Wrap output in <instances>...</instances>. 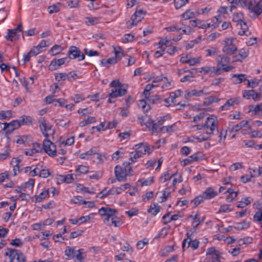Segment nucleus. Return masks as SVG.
Wrapping results in <instances>:
<instances>
[{"label":"nucleus","mask_w":262,"mask_h":262,"mask_svg":"<svg viewBox=\"0 0 262 262\" xmlns=\"http://www.w3.org/2000/svg\"><path fill=\"white\" fill-rule=\"evenodd\" d=\"M98 213L103 217V222L107 226L119 227L122 225V221L116 215V209L102 207L98 210Z\"/></svg>","instance_id":"1"},{"label":"nucleus","mask_w":262,"mask_h":262,"mask_svg":"<svg viewBox=\"0 0 262 262\" xmlns=\"http://www.w3.org/2000/svg\"><path fill=\"white\" fill-rule=\"evenodd\" d=\"M27 262L26 257L23 252L17 249L7 248L4 255V262Z\"/></svg>","instance_id":"2"},{"label":"nucleus","mask_w":262,"mask_h":262,"mask_svg":"<svg viewBox=\"0 0 262 262\" xmlns=\"http://www.w3.org/2000/svg\"><path fill=\"white\" fill-rule=\"evenodd\" d=\"M109 86L112 88L108 96L112 97H120L125 95L127 93V90L124 88L123 85L119 80H113L109 84Z\"/></svg>","instance_id":"3"},{"label":"nucleus","mask_w":262,"mask_h":262,"mask_svg":"<svg viewBox=\"0 0 262 262\" xmlns=\"http://www.w3.org/2000/svg\"><path fill=\"white\" fill-rule=\"evenodd\" d=\"M236 39L233 37L227 38L223 40L222 51L225 54L232 55L237 51V47L235 44Z\"/></svg>","instance_id":"4"},{"label":"nucleus","mask_w":262,"mask_h":262,"mask_svg":"<svg viewBox=\"0 0 262 262\" xmlns=\"http://www.w3.org/2000/svg\"><path fill=\"white\" fill-rule=\"evenodd\" d=\"M146 12L142 9H137L135 12L132 16L130 19L126 21V25L128 29H131L136 26L144 18Z\"/></svg>","instance_id":"5"},{"label":"nucleus","mask_w":262,"mask_h":262,"mask_svg":"<svg viewBox=\"0 0 262 262\" xmlns=\"http://www.w3.org/2000/svg\"><path fill=\"white\" fill-rule=\"evenodd\" d=\"M250 52L248 49L243 48L237 49V51L232 55V62H243L249 55Z\"/></svg>","instance_id":"6"},{"label":"nucleus","mask_w":262,"mask_h":262,"mask_svg":"<svg viewBox=\"0 0 262 262\" xmlns=\"http://www.w3.org/2000/svg\"><path fill=\"white\" fill-rule=\"evenodd\" d=\"M39 128L42 134L47 138L49 137L50 132L54 134L52 125L45 119L44 117H40L38 119Z\"/></svg>","instance_id":"7"},{"label":"nucleus","mask_w":262,"mask_h":262,"mask_svg":"<svg viewBox=\"0 0 262 262\" xmlns=\"http://www.w3.org/2000/svg\"><path fill=\"white\" fill-rule=\"evenodd\" d=\"M23 30V26L21 24L13 29H8L7 34L5 35V38L7 41H14L19 38L20 33Z\"/></svg>","instance_id":"8"},{"label":"nucleus","mask_w":262,"mask_h":262,"mask_svg":"<svg viewBox=\"0 0 262 262\" xmlns=\"http://www.w3.org/2000/svg\"><path fill=\"white\" fill-rule=\"evenodd\" d=\"M68 56L71 59H77L78 61L83 60L84 58V55L81 52L78 48L75 46H71L68 52Z\"/></svg>","instance_id":"9"},{"label":"nucleus","mask_w":262,"mask_h":262,"mask_svg":"<svg viewBox=\"0 0 262 262\" xmlns=\"http://www.w3.org/2000/svg\"><path fill=\"white\" fill-rule=\"evenodd\" d=\"M43 148L49 156L54 157L56 156L57 150L56 146L50 140L46 139L43 140Z\"/></svg>","instance_id":"10"},{"label":"nucleus","mask_w":262,"mask_h":262,"mask_svg":"<svg viewBox=\"0 0 262 262\" xmlns=\"http://www.w3.org/2000/svg\"><path fill=\"white\" fill-rule=\"evenodd\" d=\"M135 148L142 156L144 155L150 154L154 149L153 146L149 145L146 142H142L136 144Z\"/></svg>","instance_id":"11"},{"label":"nucleus","mask_w":262,"mask_h":262,"mask_svg":"<svg viewBox=\"0 0 262 262\" xmlns=\"http://www.w3.org/2000/svg\"><path fill=\"white\" fill-rule=\"evenodd\" d=\"M200 242L196 239H192L188 236L187 238L183 239L182 242V249L183 251L188 248H191L192 250L197 249L199 246Z\"/></svg>","instance_id":"12"},{"label":"nucleus","mask_w":262,"mask_h":262,"mask_svg":"<svg viewBox=\"0 0 262 262\" xmlns=\"http://www.w3.org/2000/svg\"><path fill=\"white\" fill-rule=\"evenodd\" d=\"M70 62V58L64 57L60 59H53L49 65V69L51 71H55L59 68L62 65L68 63Z\"/></svg>","instance_id":"13"},{"label":"nucleus","mask_w":262,"mask_h":262,"mask_svg":"<svg viewBox=\"0 0 262 262\" xmlns=\"http://www.w3.org/2000/svg\"><path fill=\"white\" fill-rule=\"evenodd\" d=\"M242 96L246 99H252L254 102H257L260 100L261 94L254 90H245L242 91Z\"/></svg>","instance_id":"14"},{"label":"nucleus","mask_w":262,"mask_h":262,"mask_svg":"<svg viewBox=\"0 0 262 262\" xmlns=\"http://www.w3.org/2000/svg\"><path fill=\"white\" fill-rule=\"evenodd\" d=\"M204 123L206 128L213 132L217 126L218 120L216 116L211 115L206 118Z\"/></svg>","instance_id":"15"},{"label":"nucleus","mask_w":262,"mask_h":262,"mask_svg":"<svg viewBox=\"0 0 262 262\" xmlns=\"http://www.w3.org/2000/svg\"><path fill=\"white\" fill-rule=\"evenodd\" d=\"M167 117L166 116H163L161 117V119L158 120V121L156 123H153V122L151 120L149 119V124H151L152 126V134L157 135L158 133L159 132H162V127L163 126V124L164 121L166 120Z\"/></svg>","instance_id":"16"},{"label":"nucleus","mask_w":262,"mask_h":262,"mask_svg":"<svg viewBox=\"0 0 262 262\" xmlns=\"http://www.w3.org/2000/svg\"><path fill=\"white\" fill-rule=\"evenodd\" d=\"M154 83H159L158 86H160L163 91H166L170 89L172 86L171 82L169 81L168 79L165 77H157L154 80Z\"/></svg>","instance_id":"17"},{"label":"nucleus","mask_w":262,"mask_h":262,"mask_svg":"<svg viewBox=\"0 0 262 262\" xmlns=\"http://www.w3.org/2000/svg\"><path fill=\"white\" fill-rule=\"evenodd\" d=\"M115 174L117 180L119 182H124L126 180L127 172L120 166L117 165L115 167Z\"/></svg>","instance_id":"18"},{"label":"nucleus","mask_w":262,"mask_h":262,"mask_svg":"<svg viewBox=\"0 0 262 262\" xmlns=\"http://www.w3.org/2000/svg\"><path fill=\"white\" fill-rule=\"evenodd\" d=\"M74 174H67L66 175L59 174L57 176V183L70 184L74 182Z\"/></svg>","instance_id":"19"},{"label":"nucleus","mask_w":262,"mask_h":262,"mask_svg":"<svg viewBox=\"0 0 262 262\" xmlns=\"http://www.w3.org/2000/svg\"><path fill=\"white\" fill-rule=\"evenodd\" d=\"M240 101L239 98H230L227 100L226 103L220 107L222 111L228 110L230 107L235 104H238Z\"/></svg>","instance_id":"20"},{"label":"nucleus","mask_w":262,"mask_h":262,"mask_svg":"<svg viewBox=\"0 0 262 262\" xmlns=\"http://www.w3.org/2000/svg\"><path fill=\"white\" fill-rule=\"evenodd\" d=\"M236 27L239 29L238 34L239 35H246L248 36L249 34L248 26L245 20H243L238 24H236Z\"/></svg>","instance_id":"21"},{"label":"nucleus","mask_w":262,"mask_h":262,"mask_svg":"<svg viewBox=\"0 0 262 262\" xmlns=\"http://www.w3.org/2000/svg\"><path fill=\"white\" fill-rule=\"evenodd\" d=\"M49 196V189H44L38 195H35L33 200L35 203H39L42 201L46 198Z\"/></svg>","instance_id":"22"},{"label":"nucleus","mask_w":262,"mask_h":262,"mask_svg":"<svg viewBox=\"0 0 262 262\" xmlns=\"http://www.w3.org/2000/svg\"><path fill=\"white\" fill-rule=\"evenodd\" d=\"M77 253V250L76 251L73 247L67 246L64 251V254L68 260L73 259L74 258L76 259Z\"/></svg>","instance_id":"23"},{"label":"nucleus","mask_w":262,"mask_h":262,"mask_svg":"<svg viewBox=\"0 0 262 262\" xmlns=\"http://www.w3.org/2000/svg\"><path fill=\"white\" fill-rule=\"evenodd\" d=\"M97 147H93L87 151L81 153L79 157L80 159L83 160H90L93 155H94L96 154H97Z\"/></svg>","instance_id":"24"},{"label":"nucleus","mask_w":262,"mask_h":262,"mask_svg":"<svg viewBox=\"0 0 262 262\" xmlns=\"http://www.w3.org/2000/svg\"><path fill=\"white\" fill-rule=\"evenodd\" d=\"M249 9L256 15H260L262 13V1H259L254 6L250 4L249 6Z\"/></svg>","instance_id":"25"},{"label":"nucleus","mask_w":262,"mask_h":262,"mask_svg":"<svg viewBox=\"0 0 262 262\" xmlns=\"http://www.w3.org/2000/svg\"><path fill=\"white\" fill-rule=\"evenodd\" d=\"M202 194L205 200H209L216 196L217 195V192L215 191L212 187H209L207 188Z\"/></svg>","instance_id":"26"},{"label":"nucleus","mask_w":262,"mask_h":262,"mask_svg":"<svg viewBox=\"0 0 262 262\" xmlns=\"http://www.w3.org/2000/svg\"><path fill=\"white\" fill-rule=\"evenodd\" d=\"M18 121L21 126V125H31L33 124L34 120L30 116L23 115L18 119Z\"/></svg>","instance_id":"27"},{"label":"nucleus","mask_w":262,"mask_h":262,"mask_svg":"<svg viewBox=\"0 0 262 262\" xmlns=\"http://www.w3.org/2000/svg\"><path fill=\"white\" fill-rule=\"evenodd\" d=\"M155 181L154 177H150L147 179L141 178L137 181V185L139 186H150Z\"/></svg>","instance_id":"28"},{"label":"nucleus","mask_w":262,"mask_h":262,"mask_svg":"<svg viewBox=\"0 0 262 262\" xmlns=\"http://www.w3.org/2000/svg\"><path fill=\"white\" fill-rule=\"evenodd\" d=\"M231 78L234 84H239L247 80L246 75L243 74H232Z\"/></svg>","instance_id":"29"},{"label":"nucleus","mask_w":262,"mask_h":262,"mask_svg":"<svg viewBox=\"0 0 262 262\" xmlns=\"http://www.w3.org/2000/svg\"><path fill=\"white\" fill-rule=\"evenodd\" d=\"M113 52L116 58L117 61L121 60V59L125 56L123 50L119 46H113Z\"/></svg>","instance_id":"30"},{"label":"nucleus","mask_w":262,"mask_h":262,"mask_svg":"<svg viewBox=\"0 0 262 262\" xmlns=\"http://www.w3.org/2000/svg\"><path fill=\"white\" fill-rule=\"evenodd\" d=\"M20 162V160L18 158H13L11 159L10 164L13 167L14 171V176H15L18 172H19V164Z\"/></svg>","instance_id":"31"},{"label":"nucleus","mask_w":262,"mask_h":262,"mask_svg":"<svg viewBox=\"0 0 262 262\" xmlns=\"http://www.w3.org/2000/svg\"><path fill=\"white\" fill-rule=\"evenodd\" d=\"M139 101L138 105L144 112H146L150 109V105L145 97Z\"/></svg>","instance_id":"32"},{"label":"nucleus","mask_w":262,"mask_h":262,"mask_svg":"<svg viewBox=\"0 0 262 262\" xmlns=\"http://www.w3.org/2000/svg\"><path fill=\"white\" fill-rule=\"evenodd\" d=\"M149 104H159L163 103V99L160 98L158 95H152L145 97Z\"/></svg>","instance_id":"33"},{"label":"nucleus","mask_w":262,"mask_h":262,"mask_svg":"<svg viewBox=\"0 0 262 262\" xmlns=\"http://www.w3.org/2000/svg\"><path fill=\"white\" fill-rule=\"evenodd\" d=\"M169 43H170V41L168 40H167L165 41H164V40H160L159 42V44L160 46H161L160 48L161 49H163V50H162V51H157L155 52L154 53V57L156 58H158L161 57L163 54V52H164V49L163 46L165 45L166 47H167V46L169 45Z\"/></svg>","instance_id":"34"},{"label":"nucleus","mask_w":262,"mask_h":262,"mask_svg":"<svg viewBox=\"0 0 262 262\" xmlns=\"http://www.w3.org/2000/svg\"><path fill=\"white\" fill-rule=\"evenodd\" d=\"M176 173H171V170H168L161 176L159 181L161 183H164L167 181L170 180L172 177L176 175Z\"/></svg>","instance_id":"35"},{"label":"nucleus","mask_w":262,"mask_h":262,"mask_svg":"<svg viewBox=\"0 0 262 262\" xmlns=\"http://www.w3.org/2000/svg\"><path fill=\"white\" fill-rule=\"evenodd\" d=\"M1 128L7 135L11 134L14 130L9 123L0 122Z\"/></svg>","instance_id":"36"},{"label":"nucleus","mask_w":262,"mask_h":262,"mask_svg":"<svg viewBox=\"0 0 262 262\" xmlns=\"http://www.w3.org/2000/svg\"><path fill=\"white\" fill-rule=\"evenodd\" d=\"M181 17L182 20H188L195 17L196 13L193 12L191 10H187L181 15Z\"/></svg>","instance_id":"37"},{"label":"nucleus","mask_w":262,"mask_h":262,"mask_svg":"<svg viewBox=\"0 0 262 262\" xmlns=\"http://www.w3.org/2000/svg\"><path fill=\"white\" fill-rule=\"evenodd\" d=\"M160 211V207L157 204H152L149 208L148 209L147 211L152 215L155 216Z\"/></svg>","instance_id":"38"},{"label":"nucleus","mask_w":262,"mask_h":262,"mask_svg":"<svg viewBox=\"0 0 262 262\" xmlns=\"http://www.w3.org/2000/svg\"><path fill=\"white\" fill-rule=\"evenodd\" d=\"M212 134L213 132L209 130V132H206V133L200 134L196 137L195 139L197 141L200 142L208 140Z\"/></svg>","instance_id":"39"},{"label":"nucleus","mask_w":262,"mask_h":262,"mask_svg":"<svg viewBox=\"0 0 262 262\" xmlns=\"http://www.w3.org/2000/svg\"><path fill=\"white\" fill-rule=\"evenodd\" d=\"M220 100V99L219 98L213 96H210L205 98L204 99L203 103L205 105L208 106L214 102L217 103Z\"/></svg>","instance_id":"40"},{"label":"nucleus","mask_w":262,"mask_h":262,"mask_svg":"<svg viewBox=\"0 0 262 262\" xmlns=\"http://www.w3.org/2000/svg\"><path fill=\"white\" fill-rule=\"evenodd\" d=\"M116 58L112 57L108 59H102L101 60L102 66L108 67L110 65L115 64L117 62Z\"/></svg>","instance_id":"41"},{"label":"nucleus","mask_w":262,"mask_h":262,"mask_svg":"<svg viewBox=\"0 0 262 262\" xmlns=\"http://www.w3.org/2000/svg\"><path fill=\"white\" fill-rule=\"evenodd\" d=\"M12 117V112L11 110L2 111L0 112V119L9 120Z\"/></svg>","instance_id":"42"},{"label":"nucleus","mask_w":262,"mask_h":262,"mask_svg":"<svg viewBox=\"0 0 262 262\" xmlns=\"http://www.w3.org/2000/svg\"><path fill=\"white\" fill-rule=\"evenodd\" d=\"M63 50V48L60 45H55L51 48L50 52L52 56H55Z\"/></svg>","instance_id":"43"},{"label":"nucleus","mask_w":262,"mask_h":262,"mask_svg":"<svg viewBox=\"0 0 262 262\" xmlns=\"http://www.w3.org/2000/svg\"><path fill=\"white\" fill-rule=\"evenodd\" d=\"M142 156L139 153V152L136 150L134 151H133L130 153L129 155V160L130 162H129V164H133L135 163L137 161V159L142 157Z\"/></svg>","instance_id":"44"},{"label":"nucleus","mask_w":262,"mask_h":262,"mask_svg":"<svg viewBox=\"0 0 262 262\" xmlns=\"http://www.w3.org/2000/svg\"><path fill=\"white\" fill-rule=\"evenodd\" d=\"M177 96L176 94L170 95L168 98L163 99V103L165 106H169L171 103H174V100Z\"/></svg>","instance_id":"45"},{"label":"nucleus","mask_w":262,"mask_h":262,"mask_svg":"<svg viewBox=\"0 0 262 262\" xmlns=\"http://www.w3.org/2000/svg\"><path fill=\"white\" fill-rule=\"evenodd\" d=\"M247 87L254 89L260 84L261 79H247Z\"/></svg>","instance_id":"46"},{"label":"nucleus","mask_w":262,"mask_h":262,"mask_svg":"<svg viewBox=\"0 0 262 262\" xmlns=\"http://www.w3.org/2000/svg\"><path fill=\"white\" fill-rule=\"evenodd\" d=\"M96 122V118L95 117H89L88 118L83 120L80 122V126L84 127L88 124Z\"/></svg>","instance_id":"47"},{"label":"nucleus","mask_w":262,"mask_h":262,"mask_svg":"<svg viewBox=\"0 0 262 262\" xmlns=\"http://www.w3.org/2000/svg\"><path fill=\"white\" fill-rule=\"evenodd\" d=\"M205 200L202 194L197 196L191 201V204H193L192 207H196L201 204Z\"/></svg>","instance_id":"48"},{"label":"nucleus","mask_w":262,"mask_h":262,"mask_svg":"<svg viewBox=\"0 0 262 262\" xmlns=\"http://www.w3.org/2000/svg\"><path fill=\"white\" fill-rule=\"evenodd\" d=\"M158 85H153L150 83L147 84L144 92H143V96L144 97H147L150 95V91L154 88L158 87Z\"/></svg>","instance_id":"49"},{"label":"nucleus","mask_w":262,"mask_h":262,"mask_svg":"<svg viewBox=\"0 0 262 262\" xmlns=\"http://www.w3.org/2000/svg\"><path fill=\"white\" fill-rule=\"evenodd\" d=\"M244 20V14L243 13L237 12V13H234L233 14L232 21L233 22H235V23H236V24H238V23H240Z\"/></svg>","instance_id":"50"},{"label":"nucleus","mask_w":262,"mask_h":262,"mask_svg":"<svg viewBox=\"0 0 262 262\" xmlns=\"http://www.w3.org/2000/svg\"><path fill=\"white\" fill-rule=\"evenodd\" d=\"M199 160V158L197 156V154H193L190 156H189L188 158L185 159L183 160L184 165H189L191 164L194 161H197Z\"/></svg>","instance_id":"51"},{"label":"nucleus","mask_w":262,"mask_h":262,"mask_svg":"<svg viewBox=\"0 0 262 262\" xmlns=\"http://www.w3.org/2000/svg\"><path fill=\"white\" fill-rule=\"evenodd\" d=\"M89 167L83 165H80L75 167V171L81 174H86L89 172Z\"/></svg>","instance_id":"52"},{"label":"nucleus","mask_w":262,"mask_h":262,"mask_svg":"<svg viewBox=\"0 0 262 262\" xmlns=\"http://www.w3.org/2000/svg\"><path fill=\"white\" fill-rule=\"evenodd\" d=\"M161 129L163 133H170L176 130V125L175 124H173L169 125L163 126Z\"/></svg>","instance_id":"53"},{"label":"nucleus","mask_w":262,"mask_h":262,"mask_svg":"<svg viewBox=\"0 0 262 262\" xmlns=\"http://www.w3.org/2000/svg\"><path fill=\"white\" fill-rule=\"evenodd\" d=\"M60 3L50 6L48 8V10L50 14L55 13L60 11Z\"/></svg>","instance_id":"54"},{"label":"nucleus","mask_w":262,"mask_h":262,"mask_svg":"<svg viewBox=\"0 0 262 262\" xmlns=\"http://www.w3.org/2000/svg\"><path fill=\"white\" fill-rule=\"evenodd\" d=\"M69 75L66 73H60L56 74L55 75V79L56 81L59 82L62 80L68 79Z\"/></svg>","instance_id":"55"},{"label":"nucleus","mask_w":262,"mask_h":262,"mask_svg":"<svg viewBox=\"0 0 262 262\" xmlns=\"http://www.w3.org/2000/svg\"><path fill=\"white\" fill-rule=\"evenodd\" d=\"M192 96L200 97L199 90L195 89L186 91V98H190Z\"/></svg>","instance_id":"56"},{"label":"nucleus","mask_w":262,"mask_h":262,"mask_svg":"<svg viewBox=\"0 0 262 262\" xmlns=\"http://www.w3.org/2000/svg\"><path fill=\"white\" fill-rule=\"evenodd\" d=\"M97 151H98V150H97ZM95 155H97L96 159L98 160V164H101L103 163L107 159L106 154L105 153H99L97 152V154H96Z\"/></svg>","instance_id":"57"},{"label":"nucleus","mask_w":262,"mask_h":262,"mask_svg":"<svg viewBox=\"0 0 262 262\" xmlns=\"http://www.w3.org/2000/svg\"><path fill=\"white\" fill-rule=\"evenodd\" d=\"M221 60L218 61L219 64H221L222 67L225 66V64L229 63L230 61V58L225 55H220L219 56Z\"/></svg>","instance_id":"58"},{"label":"nucleus","mask_w":262,"mask_h":262,"mask_svg":"<svg viewBox=\"0 0 262 262\" xmlns=\"http://www.w3.org/2000/svg\"><path fill=\"white\" fill-rule=\"evenodd\" d=\"M70 99L77 103L84 100L85 99L82 95L76 94L71 96Z\"/></svg>","instance_id":"59"},{"label":"nucleus","mask_w":262,"mask_h":262,"mask_svg":"<svg viewBox=\"0 0 262 262\" xmlns=\"http://www.w3.org/2000/svg\"><path fill=\"white\" fill-rule=\"evenodd\" d=\"M85 256V253L83 249H79L77 250V253L76 254V259L79 262H82V260L84 259Z\"/></svg>","instance_id":"60"},{"label":"nucleus","mask_w":262,"mask_h":262,"mask_svg":"<svg viewBox=\"0 0 262 262\" xmlns=\"http://www.w3.org/2000/svg\"><path fill=\"white\" fill-rule=\"evenodd\" d=\"M205 52L206 53V56H212L217 54L219 50L217 48L212 47L208 49H206Z\"/></svg>","instance_id":"61"},{"label":"nucleus","mask_w":262,"mask_h":262,"mask_svg":"<svg viewBox=\"0 0 262 262\" xmlns=\"http://www.w3.org/2000/svg\"><path fill=\"white\" fill-rule=\"evenodd\" d=\"M201 40V37L198 36L196 39L190 41L186 45V49H190L192 48L194 46L198 43Z\"/></svg>","instance_id":"62"},{"label":"nucleus","mask_w":262,"mask_h":262,"mask_svg":"<svg viewBox=\"0 0 262 262\" xmlns=\"http://www.w3.org/2000/svg\"><path fill=\"white\" fill-rule=\"evenodd\" d=\"M253 221L255 222L262 223V209L257 211L253 216Z\"/></svg>","instance_id":"63"},{"label":"nucleus","mask_w":262,"mask_h":262,"mask_svg":"<svg viewBox=\"0 0 262 262\" xmlns=\"http://www.w3.org/2000/svg\"><path fill=\"white\" fill-rule=\"evenodd\" d=\"M120 246L121 249L123 251H126L130 253H132L133 252V248L127 243H125L123 244H122L121 243Z\"/></svg>","instance_id":"64"}]
</instances>
